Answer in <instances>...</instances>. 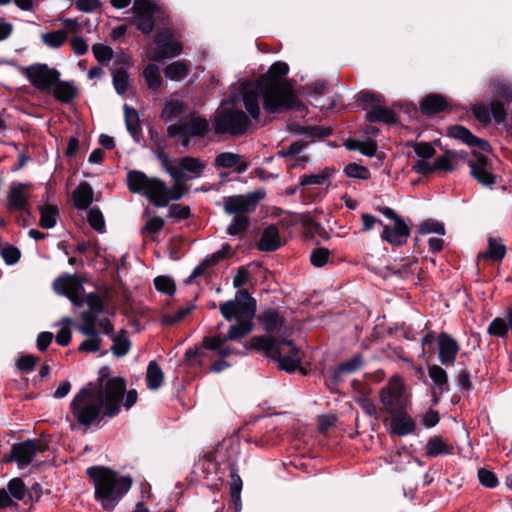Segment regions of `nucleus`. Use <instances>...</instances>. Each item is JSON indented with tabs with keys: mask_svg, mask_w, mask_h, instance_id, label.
<instances>
[{
	"mask_svg": "<svg viewBox=\"0 0 512 512\" xmlns=\"http://www.w3.org/2000/svg\"><path fill=\"white\" fill-rule=\"evenodd\" d=\"M155 288L163 293L172 295L175 292L174 281L167 276H158L154 279Z\"/></svg>",
	"mask_w": 512,
	"mask_h": 512,
	"instance_id": "4d7b16f0",
	"label": "nucleus"
},
{
	"mask_svg": "<svg viewBox=\"0 0 512 512\" xmlns=\"http://www.w3.org/2000/svg\"><path fill=\"white\" fill-rule=\"evenodd\" d=\"M428 374L433 382L432 393L434 397L448 391V376L446 371L439 365L428 366ZM437 402V398H435Z\"/></svg>",
	"mask_w": 512,
	"mask_h": 512,
	"instance_id": "a878e982",
	"label": "nucleus"
},
{
	"mask_svg": "<svg viewBox=\"0 0 512 512\" xmlns=\"http://www.w3.org/2000/svg\"><path fill=\"white\" fill-rule=\"evenodd\" d=\"M249 347L265 352L266 356L276 360L279 368L287 372L295 371L301 364L302 353L292 341H279L268 336H254Z\"/></svg>",
	"mask_w": 512,
	"mask_h": 512,
	"instance_id": "39448f33",
	"label": "nucleus"
},
{
	"mask_svg": "<svg viewBox=\"0 0 512 512\" xmlns=\"http://www.w3.org/2000/svg\"><path fill=\"white\" fill-rule=\"evenodd\" d=\"M188 70V66L185 63L181 61H175L165 68L164 73L166 78L169 80L181 81L188 74Z\"/></svg>",
	"mask_w": 512,
	"mask_h": 512,
	"instance_id": "a19ab883",
	"label": "nucleus"
},
{
	"mask_svg": "<svg viewBox=\"0 0 512 512\" xmlns=\"http://www.w3.org/2000/svg\"><path fill=\"white\" fill-rule=\"evenodd\" d=\"M478 478L482 485L488 488H494L498 485V480L495 474L486 469L478 470Z\"/></svg>",
	"mask_w": 512,
	"mask_h": 512,
	"instance_id": "69168bd1",
	"label": "nucleus"
},
{
	"mask_svg": "<svg viewBox=\"0 0 512 512\" xmlns=\"http://www.w3.org/2000/svg\"><path fill=\"white\" fill-rule=\"evenodd\" d=\"M184 110V105L179 100H170L166 102L161 117L165 122H170L178 117Z\"/></svg>",
	"mask_w": 512,
	"mask_h": 512,
	"instance_id": "79ce46f5",
	"label": "nucleus"
},
{
	"mask_svg": "<svg viewBox=\"0 0 512 512\" xmlns=\"http://www.w3.org/2000/svg\"><path fill=\"white\" fill-rule=\"evenodd\" d=\"M87 474L93 481L95 498L106 511H112L132 485L129 476L119 477L116 472L106 467H90Z\"/></svg>",
	"mask_w": 512,
	"mask_h": 512,
	"instance_id": "7ed1b4c3",
	"label": "nucleus"
},
{
	"mask_svg": "<svg viewBox=\"0 0 512 512\" xmlns=\"http://www.w3.org/2000/svg\"><path fill=\"white\" fill-rule=\"evenodd\" d=\"M221 315L227 320H253L256 313V300L247 290H239L233 300L223 302L219 306Z\"/></svg>",
	"mask_w": 512,
	"mask_h": 512,
	"instance_id": "6e6552de",
	"label": "nucleus"
},
{
	"mask_svg": "<svg viewBox=\"0 0 512 512\" xmlns=\"http://www.w3.org/2000/svg\"><path fill=\"white\" fill-rule=\"evenodd\" d=\"M125 124L128 132L136 142H140L142 138V129L140 118L136 109L124 105Z\"/></svg>",
	"mask_w": 512,
	"mask_h": 512,
	"instance_id": "cd10ccee",
	"label": "nucleus"
},
{
	"mask_svg": "<svg viewBox=\"0 0 512 512\" xmlns=\"http://www.w3.org/2000/svg\"><path fill=\"white\" fill-rule=\"evenodd\" d=\"M389 415L391 416V433L396 434L398 436H406L415 431V421L412 419L411 416H409L406 413V410H404L403 412L392 413Z\"/></svg>",
	"mask_w": 512,
	"mask_h": 512,
	"instance_id": "4be33fe9",
	"label": "nucleus"
},
{
	"mask_svg": "<svg viewBox=\"0 0 512 512\" xmlns=\"http://www.w3.org/2000/svg\"><path fill=\"white\" fill-rule=\"evenodd\" d=\"M100 312L85 310L81 313L82 323L79 325L78 330L83 335H94L97 331V322Z\"/></svg>",
	"mask_w": 512,
	"mask_h": 512,
	"instance_id": "f704fd0d",
	"label": "nucleus"
},
{
	"mask_svg": "<svg viewBox=\"0 0 512 512\" xmlns=\"http://www.w3.org/2000/svg\"><path fill=\"white\" fill-rule=\"evenodd\" d=\"M242 156L232 152H223L216 156L214 160L215 168H234L237 173H243L247 170L248 164L242 160Z\"/></svg>",
	"mask_w": 512,
	"mask_h": 512,
	"instance_id": "b1692460",
	"label": "nucleus"
},
{
	"mask_svg": "<svg viewBox=\"0 0 512 512\" xmlns=\"http://www.w3.org/2000/svg\"><path fill=\"white\" fill-rule=\"evenodd\" d=\"M366 118L370 122H384L391 124L396 122V114L389 108L381 105H373L367 112Z\"/></svg>",
	"mask_w": 512,
	"mask_h": 512,
	"instance_id": "2f4dec72",
	"label": "nucleus"
},
{
	"mask_svg": "<svg viewBox=\"0 0 512 512\" xmlns=\"http://www.w3.org/2000/svg\"><path fill=\"white\" fill-rule=\"evenodd\" d=\"M87 220L95 231L99 233H103L105 231L104 217L98 208H92L89 210Z\"/></svg>",
	"mask_w": 512,
	"mask_h": 512,
	"instance_id": "8fccbe9b",
	"label": "nucleus"
},
{
	"mask_svg": "<svg viewBox=\"0 0 512 512\" xmlns=\"http://www.w3.org/2000/svg\"><path fill=\"white\" fill-rule=\"evenodd\" d=\"M195 309V306L192 304H188L185 307L179 308L172 314H166L162 317L161 323L163 325H173L181 320H183L189 313H191Z\"/></svg>",
	"mask_w": 512,
	"mask_h": 512,
	"instance_id": "a18cd8bd",
	"label": "nucleus"
},
{
	"mask_svg": "<svg viewBox=\"0 0 512 512\" xmlns=\"http://www.w3.org/2000/svg\"><path fill=\"white\" fill-rule=\"evenodd\" d=\"M53 289L57 294L66 296L74 305H81L80 293L83 287L75 275H63L56 278L53 282Z\"/></svg>",
	"mask_w": 512,
	"mask_h": 512,
	"instance_id": "f3484780",
	"label": "nucleus"
},
{
	"mask_svg": "<svg viewBox=\"0 0 512 512\" xmlns=\"http://www.w3.org/2000/svg\"><path fill=\"white\" fill-rule=\"evenodd\" d=\"M346 147L348 149L359 150L362 154L366 156H373L376 153L377 146L372 141H359V140H350L346 143Z\"/></svg>",
	"mask_w": 512,
	"mask_h": 512,
	"instance_id": "09e8293b",
	"label": "nucleus"
},
{
	"mask_svg": "<svg viewBox=\"0 0 512 512\" xmlns=\"http://www.w3.org/2000/svg\"><path fill=\"white\" fill-rule=\"evenodd\" d=\"M8 493L11 494L17 500H22L25 496V485L24 482L20 478H13L9 481L8 485Z\"/></svg>",
	"mask_w": 512,
	"mask_h": 512,
	"instance_id": "bf43d9fd",
	"label": "nucleus"
},
{
	"mask_svg": "<svg viewBox=\"0 0 512 512\" xmlns=\"http://www.w3.org/2000/svg\"><path fill=\"white\" fill-rule=\"evenodd\" d=\"M40 226L44 229H51L56 225L57 217L59 214L58 208L55 205H40Z\"/></svg>",
	"mask_w": 512,
	"mask_h": 512,
	"instance_id": "e433bc0d",
	"label": "nucleus"
},
{
	"mask_svg": "<svg viewBox=\"0 0 512 512\" xmlns=\"http://www.w3.org/2000/svg\"><path fill=\"white\" fill-rule=\"evenodd\" d=\"M209 131V124L205 118L191 116L181 119L178 123L168 126L167 133L170 137H179L183 146L189 145L188 136L204 137Z\"/></svg>",
	"mask_w": 512,
	"mask_h": 512,
	"instance_id": "9d476101",
	"label": "nucleus"
},
{
	"mask_svg": "<svg viewBox=\"0 0 512 512\" xmlns=\"http://www.w3.org/2000/svg\"><path fill=\"white\" fill-rule=\"evenodd\" d=\"M146 381L147 387L151 390H157L163 384L164 373L160 366L155 361H151L148 364L146 372Z\"/></svg>",
	"mask_w": 512,
	"mask_h": 512,
	"instance_id": "c9c22d12",
	"label": "nucleus"
},
{
	"mask_svg": "<svg viewBox=\"0 0 512 512\" xmlns=\"http://www.w3.org/2000/svg\"><path fill=\"white\" fill-rule=\"evenodd\" d=\"M506 254V247L502 240L490 237L488 240V249L478 255L479 259H491L501 261Z\"/></svg>",
	"mask_w": 512,
	"mask_h": 512,
	"instance_id": "7c9ffc66",
	"label": "nucleus"
},
{
	"mask_svg": "<svg viewBox=\"0 0 512 512\" xmlns=\"http://www.w3.org/2000/svg\"><path fill=\"white\" fill-rule=\"evenodd\" d=\"M439 360L443 365L453 364L460 350L457 341L447 333L438 336Z\"/></svg>",
	"mask_w": 512,
	"mask_h": 512,
	"instance_id": "aec40b11",
	"label": "nucleus"
},
{
	"mask_svg": "<svg viewBox=\"0 0 512 512\" xmlns=\"http://www.w3.org/2000/svg\"><path fill=\"white\" fill-rule=\"evenodd\" d=\"M288 71L285 62H275L266 74L243 87L244 106L253 119L259 118L260 100L268 113H280L296 105L297 98L292 86L282 79Z\"/></svg>",
	"mask_w": 512,
	"mask_h": 512,
	"instance_id": "f03ea898",
	"label": "nucleus"
},
{
	"mask_svg": "<svg viewBox=\"0 0 512 512\" xmlns=\"http://www.w3.org/2000/svg\"><path fill=\"white\" fill-rule=\"evenodd\" d=\"M42 42L50 48H59L66 42L65 32L62 30L43 33L41 35Z\"/></svg>",
	"mask_w": 512,
	"mask_h": 512,
	"instance_id": "37998d69",
	"label": "nucleus"
},
{
	"mask_svg": "<svg viewBox=\"0 0 512 512\" xmlns=\"http://www.w3.org/2000/svg\"><path fill=\"white\" fill-rule=\"evenodd\" d=\"M467 160V153L464 151H445L434 161L436 171L452 172L458 168L460 163Z\"/></svg>",
	"mask_w": 512,
	"mask_h": 512,
	"instance_id": "412c9836",
	"label": "nucleus"
},
{
	"mask_svg": "<svg viewBox=\"0 0 512 512\" xmlns=\"http://www.w3.org/2000/svg\"><path fill=\"white\" fill-rule=\"evenodd\" d=\"M53 97L62 103H70L77 96L78 90L72 81H61L59 78L49 90Z\"/></svg>",
	"mask_w": 512,
	"mask_h": 512,
	"instance_id": "393cba45",
	"label": "nucleus"
},
{
	"mask_svg": "<svg viewBox=\"0 0 512 512\" xmlns=\"http://www.w3.org/2000/svg\"><path fill=\"white\" fill-rule=\"evenodd\" d=\"M345 173L347 176L351 178L357 179H368L370 178V171L365 166L359 165L357 163L348 164L345 169Z\"/></svg>",
	"mask_w": 512,
	"mask_h": 512,
	"instance_id": "864d4df0",
	"label": "nucleus"
},
{
	"mask_svg": "<svg viewBox=\"0 0 512 512\" xmlns=\"http://www.w3.org/2000/svg\"><path fill=\"white\" fill-rule=\"evenodd\" d=\"M410 235V228L404 220H398L393 226L383 224L382 240L393 246H401L406 243Z\"/></svg>",
	"mask_w": 512,
	"mask_h": 512,
	"instance_id": "6ab92c4d",
	"label": "nucleus"
},
{
	"mask_svg": "<svg viewBox=\"0 0 512 512\" xmlns=\"http://www.w3.org/2000/svg\"><path fill=\"white\" fill-rule=\"evenodd\" d=\"M259 321L263 325V328L268 333H274L279 331L283 324V318L274 310H268L259 316Z\"/></svg>",
	"mask_w": 512,
	"mask_h": 512,
	"instance_id": "72a5a7b5",
	"label": "nucleus"
},
{
	"mask_svg": "<svg viewBox=\"0 0 512 512\" xmlns=\"http://www.w3.org/2000/svg\"><path fill=\"white\" fill-rule=\"evenodd\" d=\"M213 128L216 134L241 135L244 134L250 125L246 114L240 110L223 109L212 119Z\"/></svg>",
	"mask_w": 512,
	"mask_h": 512,
	"instance_id": "1a4fd4ad",
	"label": "nucleus"
},
{
	"mask_svg": "<svg viewBox=\"0 0 512 512\" xmlns=\"http://www.w3.org/2000/svg\"><path fill=\"white\" fill-rule=\"evenodd\" d=\"M253 330V320H238L232 325L226 335L228 340H238L248 335Z\"/></svg>",
	"mask_w": 512,
	"mask_h": 512,
	"instance_id": "58836bf2",
	"label": "nucleus"
},
{
	"mask_svg": "<svg viewBox=\"0 0 512 512\" xmlns=\"http://www.w3.org/2000/svg\"><path fill=\"white\" fill-rule=\"evenodd\" d=\"M137 391L126 392V382L122 377H111L108 368L100 370L94 383H88L73 398L70 409L80 426L89 427L100 421L102 416L117 415L123 405L127 410L137 401Z\"/></svg>",
	"mask_w": 512,
	"mask_h": 512,
	"instance_id": "f257e3e1",
	"label": "nucleus"
},
{
	"mask_svg": "<svg viewBox=\"0 0 512 512\" xmlns=\"http://www.w3.org/2000/svg\"><path fill=\"white\" fill-rule=\"evenodd\" d=\"M448 135L460 140L469 146H477L483 151L490 149L488 142L474 136L468 129L463 126L455 125L448 128Z\"/></svg>",
	"mask_w": 512,
	"mask_h": 512,
	"instance_id": "5701e85b",
	"label": "nucleus"
},
{
	"mask_svg": "<svg viewBox=\"0 0 512 512\" xmlns=\"http://www.w3.org/2000/svg\"><path fill=\"white\" fill-rule=\"evenodd\" d=\"M419 232L421 234H429V233H436L439 235L445 234V228L444 225L436 220L428 219L421 223L419 227Z\"/></svg>",
	"mask_w": 512,
	"mask_h": 512,
	"instance_id": "5fc2aeb1",
	"label": "nucleus"
},
{
	"mask_svg": "<svg viewBox=\"0 0 512 512\" xmlns=\"http://www.w3.org/2000/svg\"><path fill=\"white\" fill-rule=\"evenodd\" d=\"M261 199L260 193H249L246 195H234L224 197L222 200L223 210L228 215H233V220L227 228V233L236 236L249 227V214L256 209Z\"/></svg>",
	"mask_w": 512,
	"mask_h": 512,
	"instance_id": "423d86ee",
	"label": "nucleus"
},
{
	"mask_svg": "<svg viewBox=\"0 0 512 512\" xmlns=\"http://www.w3.org/2000/svg\"><path fill=\"white\" fill-rule=\"evenodd\" d=\"M1 256L6 264L14 265L19 261L21 254L18 248L8 246L2 249Z\"/></svg>",
	"mask_w": 512,
	"mask_h": 512,
	"instance_id": "338daca9",
	"label": "nucleus"
},
{
	"mask_svg": "<svg viewBox=\"0 0 512 512\" xmlns=\"http://www.w3.org/2000/svg\"><path fill=\"white\" fill-rule=\"evenodd\" d=\"M23 76L40 91H49L60 77L58 70L47 64L36 63L21 69Z\"/></svg>",
	"mask_w": 512,
	"mask_h": 512,
	"instance_id": "f8f14e48",
	"label": "nucleus"
},
{
	"mask_svg": "<svg viewBox=\"0 0 512 512\" xmlns=\"http://www.w3.org/2000/svg\"><path fill=\"white\" fill-rule=\"evenodd\" d=\"M355 402L361 407L363 412L370 417L378 418V411L374 402L365 395L355 397Z\"/></svg>",
	"mask_w": 512,
	"mask_h": 512,
	"instance_id": "6e6d98bb",
	"label": "nucleus"
},
{
	"mask_svg": "<svg viewBox=\"0 0 512 512\" xmlns=\"http://www.w3.org/2000/svg\"><path fill=\"white\" fill-rule=\"evenodd\" d=\"M452 453V446L446 443L441 437H431L425 446L427 457H437L439 455H449Z\"/></svg>",
	"mask_w": 512,
	"mask_h": 512,
	"instance_id": "c756f323",
	"label": "nucleus"
},
{
	"mask_svg": "<svg viewBox=\"0 0 512 512\" xmlns=\"http://www.w3.org/2000/svg\"><path fill=\"white\" fill-rule=\"evenodd\" d=\"M132 23L144 34H149L155 26V16L159 12L156 4L149 0H135L132 6Z\"/></svg>",
	"mask_w": 512,
	"mask_h": 512,
	"instance_id": "ddd939ff",
	"label": "nucleus"
},
{
	"mask_svg": "<svg viewBox=\"0 0 512 512\" xmlns=\"http://www.w3.org/2000/svg\"><path fill=\"white\" fill-rule=\"evenodd\" d=\"M446 107V99L439 94H429L420 102V110L426 115H434L443 111Z\"/></svg>",
	"mask_w": 512,
	"mask_h": 512,
	"instance_id": "c85d7f7f",
	"label": "nucleus"
},
{
	"mask_svg": "<svg viewBox=\"0 0 512 512\" xmlns=\"http://www.w3.org/2000/svg\"><path fill=\"white\" fill-rule=\"evenodd\" d=\"M280 246L281 239L278 228L275 226L265 228L258 243L259 250L271 252L277 250Z\"/></svg>",
	"mask_w": 512,
	"mask_h": 512,
	"instance_id": "bb28decb",
	"label": "nucleus"
},
{
	"mask_svg": "<svg viewBox=\"0 0 512 512\" xmlns=\"http://www.w3.org/2000/svg\"><path fill=\"white\" fill-rule=\"evenodd\" d=\"M88 337L87 340L83 341L79 346V351L92 353L100 350L101 347V338L98 335V332L95 331L94 335H86Z\"/></svg>",
	"mask_w": 512,
	"mask_h": 512,
	"instance_id": "603ef678",
	"label": "nucleus"
},
{
	"mask_svg": "<svg viewBox=\"0 0 512 512\" xmlns=\"http://www.w3.org/2000/svg\"><path fill=\"white\" fill-rule=\"evenodd\" d=\"M379 399L388 414L403 412L410 403L404 379L395 374L379 391Z\"/></svg>",
	"mask_w": 512,
	"mask_h": 512,
	"instance_id": "0eeeda50",
	"label": "nucleus"
},
{
	"mask_svg": "<svg viewBox=\"0 0 512 512\" xmlns=\"http://www.w3.org/2000/svg\"><path fill=\"white\" fill-rule=\"evenodd\" d=\"M32 190V184L22 182L11 183L7 194L8 209L11 211H28Z\"/></svg>",
	"mask_w": 512,
	"mask_h": 512,
	"instance_id": "dca6fc26",
	"label": "nucleus"
},
{
	"mask_svg": "<svg viewBox=\"0 0 512 512\" xmlns=\"http://www.w3.org/2000/svg\"><path fill=\"white\" fill-rule=\"evenodd\" d=\"M127 185L130 192L145 196L156 207H166L170 201L179 200L184 194L180 185L167 187L159 178L148 177L138 170L127 173Z\"/></svg>",
	"mask_w": 512,
	"mask_h": 512,
	"instance_id": "20e7f679",
	"label": "nucleus"
},
{
	"mask_svg": "<svg viewBox=\"0 0 512 512\" xmlns=\"http://www.w3.org/2000/svg\"><path fill=\"white\" fill-rule=\"evenodd\" d=\"M144 79L151 90H158L162 85L160 69L156 64L150 63L143 71Z\"/></svg>",
	"mask_w": 512,
	"mask_h": 512,
	"instance_id": "ea45409f",
	"label": "nucleus"
},
{
	"mask_svg": "<svg viewBox=\"0 0 512 512\" xmlns=\"http://www.w3.org/2000/svg\"><path fill=\"white\" fill-rule=\"evenodd\" d=\"M329 255L330 251L327 248H316L310 255V261L313 266L322 267L328 262Z\"/></svg>",
	"mask_w": 512,
	"mask_h": 512,
	"instance_id": "13d9d810",
	"label": "nucleus"
},
{
	"mask_svg": "<svg viewBox=\"0 0 512 512\" xmlns=\"http://www.w3.org/2000/svg\"><path fill=\"white\" fill-rule=\"evenodd\" d=\"M227 337L222 335H216L213 337H204L202 346L208 350L219 352L221 346L226 342Z\"/></svg>",
	"mask_w": 512,
	"mask_h": 512,
	"instance_id": "0e129e2a",
	"label": "nucleus"
},
{
	"mask_svg": "<svg viewBox=\"0 0 512 512\" xmlns=\"http://www.w3.org/2000/svg\"><path fill=\"white\" fill-rule=\"evenodd\" d=\"M363 364V359L360 355H355L351 359L341 363L336 369V376L350 374L358 370Z\"/></svg>",
	"mask_w": 512,
	"mask_h": 512,
	"instance_id": "de8ad7c7",
	"label": "nucleus"
},
{
	"mask_svg": "<svg viewBox=\"0 0 512 512\" xmlns=\"http://www.w3.org/2000/svg\"><path fill=\"white\" fill-rule=\"evenodd\" d=\"M155 43L157 47L152 56L154 61L175 57L182 51V44L174 39L173 34L168 29L161 30L156 34Z\"/></svg>",
	"mask_w": 512,
	"mask_h": 512,
	"instance_id": "2eb2a0df",
	"label": "nucleus"
},
{
	"mask_svg": "<svg viewBox=\"0 0 512 512\" xmlns=\"http://www.w3.org/2000/svg\"><path fill=\"white\" fill-rule=\"evenodd\" d=\"M205 167L206 163L199 158L186 156L181 158L175 166H168L167 171L176 182H180L199 178Z\"/></svg>",
	"mask_w": 512,
	"mask_h": 512,
	"instance_id": "4468645a",
	"label": "nucleus"
},
{
	"mask_svg": "<svg viewBox=\"0 0 512 512\" xmlns=\"http://www.w3.org/2000/svg\"><path fill=\"white\" fill-rule=\"evenodd\" d=\"M413 148L414 152L420 157V159L428 160L436 153L434 147L426 142L415 143Z\"/></svg>",
	"mask_w": 512,
	"mask_h": 512,
	"instance_id": "e2e57ef3",
	"label": "nucleus"
},
{
	"mask_svg": "<svg viewBox=\"0 0 512 512\" xmlns=\"http://www.w3.org/2000/svg\"><path fill=\"white\" fill-rule=\"evenodd\" d=\"M471 175L483 185H493L494 175L491 173L487 158L482 154L475 153L472 159L467 160Z\"/></svg>",
	"mask_w": 512,
	"mask_h": 512,
	"instance_id": "a211bd4d",
	"label": "nucleus"
},
{
	"mask_svg": "<svg viewBox=\"0 0 512 512\" xmlns=\"http://www.w3.org/2000/svg\"><path fill=\"white\" fill-rule=\"evenodd\" d=\"M144 214L148 216V219L142 228V233L155 234L163 229L165 224L163 218L159 216H150L149 208L145 209Z\"/></svg>",
	"mask_w": 512,
	"mask_h": 512,
	"instance_id": "49530a36",
	"label": "nucleus"
},
{
	"mask_svg": "<svg viewBox=\"0 0 512 512\" xmlns=\"http://www.w3.org/2000/svg\"><path fill=\"white\" fill-rule=\"evenodd\" d=\"M112 341L113 345L111 347V351L116 357H123L129 352L131 342L124 330L112 335Z\"/></svg>",
	"mask_w": 512,
	"mask_h": 512,
	"instance_id": "4c0bfd02",
	"label": "nucleus"
},
{
	"mask_svg": "<svg viewBox=\"0 0 512 512\" xmlns=\"http://www.w3.org/2000/svg\"><path fill=\"white\" fill-rule=\"evenodd\" d=\"M190 208L188 206L173 204L169 207L168 217L175 221H180L189 218Z\"/></svg>",
	"mask_w": 512,
	"mask_h": 512,
	"instance_id": "680f3d73",
	"label": "nucleus"
},
{
	"mask_svg": "<svg viewBox=\"0 0 512 512\" xmlns=\"http://www.w3.org/2000/svg\"><path fill=\"white\" fill-rule=\"evenodd\" d=\"M509 327L505 319L497 317L488 326L487 332L496 337H505L508 333Z\"/></svg>",
	"mask_w": 512,
	"mask_h": 512,
	"instance_id": "3c124183",
	"label": "nucleus"
},
{
	"mask_svg": "<svg viewBox=\"0 0 512 512\" xmlns=\"http://www.w3.org/2000/svg\"><path fill=\"white\" fill-rule=\"evenodd\" d=\"M113 85L118 94H125L129 87V75L123 69L113 71Z\"/></svg>",
	"mask_w": 512,
	"mask_h": 512,
	"instance_id": "c03bdc74",
	"label": "nucleus"
},
{
	"mask_svg": "<svg viewBox=\"0 0 512 512\" xmlns=\"http://www.w3.org/2000/svg\"><path fill=\"white\" fill-rule=\"evenodd\" d=\"M92 51H93L95 58L100 63H105V62L110 61L113 56L112 49L104 44H95L92 47Z\"/></svg>",
	"mask_w": 512,
	"mask_h": 512,
	"instance_id": "052dcab7",
	"label": "nucleus"
},
{
	"mask_svg": "<svg viewBox=\"0 0 512 512\" xmlns=\"http://www.w3.org/2000/svg\"><path fill=\"white\" fill-rule=\"evenodd\" d=\"M93 200V190L91 186L82 182L73 192V201L78 209H86Z\"/></svg>",
	"mask_w": 512,
	"mask_h": 512,
	"instance_id": "473e14b6",
	"label": "nucleus"
},
{
	"mask_svg": "<svg viewBox=\"0 0 512 512\" xmlns=\"http://www.w3.org/2000/svg\"><path fill=\"white\" fill-rule=\"evenodd\" d=\"M48 443L44 439L26 440L15 443L11 447L10 454L5 456L4 461H14L20 469L27 467L39 453L48 450Z\"/></svg>",
	"mask_w": 512,
	"mask_h": 512,
	"instance_id": "9b49d317",
	"label": "nucleus"
},
{
	"mask_svg": "<svg viewBox=\"0 0 512 512\" xmlns=\"http://www.w3.org/2000/svg\"><path fill=\"white\" fill-rule=\"evenodd\" d=\"M37 358L33 355H23L18 358L16 362V367L24 372H30L34 370L36 365Z\"/></svg>",
	"mask_w": 512,
	"mask_h": 512,
	"instance_id": "774afa93",
	"label": "nucleus"
}]
</instances>
